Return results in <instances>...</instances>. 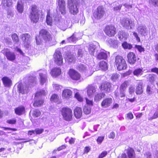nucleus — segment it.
Segmentation results:
<instances>
[{
    "label": "nucleus",
    "instance_id": "1",
    "mask_svg": "<svg viewBox=\"0 0 158 158\" xmlns=\"http://www.w3.org/2000/svg\"><path fill=\"white\" fill-rule=\"evenodd\" d=\"M114 63L119 71L125 69L127 68V65L126 61L122 56H117L115 58Z\"/></svg>",
    "mask_w": 158,
    "mask_h": 158
},
{
    "label": "nucleus",
    "instance_id": "2",
    "mask_svg": "<svg viewBox=\"0 0 158 158\" xmlns=\"http://www.w3.org/2000/svg\"><path fill=\"white\" fill-rule=\"evenodd\" d=\"M68 7L69 11L73 15L77 14L78 12V2L77 0H68Z\"/></svg>",
    "mask_w": 158,
    "mask_h": 158
},
{
    "label": "nucleus",
    "instance_id": "3",
    "mask_svg": "<svg viewBox=\"0 0 158 158\" xmlns=\"http://www.w3.org/2000/svg\"><path fill=\"white\" fill-rule=\"evenodd\" d=\"M61 114L64 120L70 121L72 119V111L69 108L63 107L61 110Z\"/></svg>",
    "mask_w": 158,
    "mask_h": 158
},
{
    "label": "nucleus",
    "instance_id": "4",
    "mask_svg": "<svg viewBox=\"0 0 158 158\" xmlns=\"http://www.w3.org/2000/svg\"><path fill=\"white\" fill-rule=\"evenodd\" d=\"M30 18L31 22L36 23L39 19V14L37 9V6L35 5L31 6V12L30 15Z\"/></svg>",
    "mask_w": 158,
    "mask_h": 158
},
{
    "label": "nucleus",
    "instance_id": "5",
    "mask_svg": "<svg viewBox=\"0 0 158 158\" xmlns=\"http://www.w3.org/2000/svg\"><path fill=\"white\" fill-rule=\"evenodd\" d=\"M39 35L40 37H41L46 42H49L52 40L51 35L50 33L45 29L41 30L39 32Z\"/></svg>",
    "mask_w": 158,
    "mask_h": 158
},
{
    "label": "nucleus",
    "instance_id": "6",
    "mask_svg": "<svg viewBox=\"0 0 158 158\" xmlns=\"http://www.w3.org/2000/svg\"><path fill=\"white\" fill-rule=\"evenodd\" d=\"M105 13L104 9L102 6H99L94 10L93 16L97 19H99L102 18Z\"/></svg>",
    "mask_w": 158,
    "mask_h": 158
},
{
    "label": "nucleus",
    "instance_id": "7",
    "mask_svg": "<svg viewBox=\"0 0 158 158\" xmlns=\"http://www.w3.org/2000/svg\"><path fill=\"white\" fill-rule=\"evenodd\" d=\"M55 63L58 65H60L63 64V57L60 52L56 50L53 55Z\"/></svg>",
    "mask_w": 158,
    "mask_h": 158
},
{
    "label": "nucleus",
    "instance_id": "8",
    "mask_svg": "<svg viewBox=\"0 0 158 158\" xmlns=\"http://www.w3.org/2000/svg\"><path fill=\"white\" fill-rule=\"evenodd\" d=\"M104 32L109 37L114 36L116 33L115 28L112 25L107 26L105 28Z\"/></svg>",
    "mask_w": 158,
    "mask_h": 158
},
{
    "label": "nucleus",
    "instance_id": "9",
    "mask_svg": "<svg viewBox=\"0 0 158 158\" xmlns=\"http://www.w3.org/2000/svg\"><path fill=\"white\" fill-rule=\"evenodd\" d=\"M120 23L123 27L127 29H130L134 26V23L129 19L124 18L120 20Z\"/></svg>",
    "mask_w": 158,
    "mask_h": 158
},
{
    "label": "nucleus",
    "instance_id": "10",
    "mask_svg": "<svg viewBox=\"0 0 158 158\" xmlns=\"http://www.w3.org/2000/svg\"><path fill=\"white\" fill-rule=\"evenodd\" d=\"M101 90H104L106 93H109L112 89V87L111 83L105 81L101 84L99 87Z\"/></svg>",
    "mask_w": 158,
    "mask_h": 158
},
{
    "label": "nucleus",
    "instance_id": "11",
    "mask_svg": "<svg viewBox=\"0 0 158 158\" xmlns=\"http://www.w3.org/2000/svg\"><path fill=\"white\" fill-rule=\"evenodd\" d=\"M2 53L5 55L8 60L13 61L15 59V56L13 52L10 51L9 49L7 48H4L1 51Z\"/></svg>",
    "mask_w": 158,
    "mask_h": 158
},
{
    "label": "nucleus",
    "instance_id": "12",
    "mask_svg": "<svg viewBox=\"0 0 158 158\" xmlns=\"http://www.w3.org/2000/svg\"><path fill=\"white\" fill-rule=\"evenodd\" d=\"M128 84V82L126 81L121 85L119 88L120 96L121 97L123 98L125 96L126 89Z\"/></svg>",
    "mask_w": 158,
    "mask_h": 158
},
{
    "label": "nucleus",
    "instance_id": "13",
    "mask_svg": "<svg viewBox=\"0 0 158 158\" xmlns=\"http://www.w3.org/2000/svg\"><path fill=\"white\" fill-rule=\"evenodd\" d=\"M127 61L131 64H134L137 61L135 54L133 52L129 53L127 55Z\"/></svg>",
    "mask_w": 158,
    "mask_h": 158
},
{
    "label": "nucleus",
    "instance_id": "14",
    "mask_svg": "<svg viewBox=\"0 0 158 158\" xmlns=\"http://www.w3.org/2000/svg\"><path fill=\"white\" fill-rule=\"evenodd\" d=\"M58 4L59 10L61 14L64 15L66 13L65 3L64 0H58Z\"/></svg>",
    "mask_w": 158,
    "mask_h": 158
},
{
    "label": "nucleus",
    "instance_id": "15",
    "mask_svg": "<svg viewBox=\"0 0 158 158\" xmlns=\"http://www.w3.org/2000/svg\"><path fill=\"white\" fill-rule=\"evenodd\" d=\"M113 100L110 98H104L102 101L101 106L103 108H106L109 107L112 104Z\"/></svg>",
    "mask_w": 158,
    "mask_h": 158
},
{
    "label": "nucleus",
    "instance_id": "16",
    "mask_svg": "<svg viewBox=\"0 0 158 158\" xmlns=\"http://www.w3.org/2000/svg\"><path fill=\"white\" fill-rule=\"evenodd\" d=\"M69 74L71 78L73 80H78L80 78L81 76L79 73L73 69L70 70Z\"/></svg>",
    "mask_w": 158,
    "mask_h": 158
},
{
    "label": "nucleus",
    "instance_id": "17",
    "mask_svg": "<svg viewBox=\"0 0 158 158\" xmlns=\"http://www.w3.org/2000/svg\"><path fill=\"white\" fill-rule=\"evenodd\" d=\"M143 83L141 81H139L136 85L135 93L137 95H140L143 92Z\"/></svg>",
    "mask_w": 158,
    "mask_h": 158
},
{
    "label": "nucleus",
    "instance_id": "18",
    "mask_svg": "<svg viewBox=\"0 0 158 158\" xmlns=\"http://www.w3.org/2000/svg\"><path fill=\"white\" fill-rule=\"evenodd\" d=\"M47 72L45 70L41 71L39 73L40 83L43 85L47 81Z\"/></svg>",
    "mask_w": 158,
    "mask_h": 158
},
{
    "label": "nucleus",
    "instance_id": "19",
    "mask_svg": "<svg viewBox=\"0 0 158 158\" xmlns=\"http://www.w3.org/2000/svg\"><path fill=\"white\" fill-rule=\"evenodd\" d=\"M138 31L142 36H145L148 34V30L146 26L143 25H140L137 27Z\"/></svg>",
    "mask_w": 158,
    "mask_h": 158
},
{
    "label": "nucleus",
    "instance_id": "20",
    "mask_svg": "<svg viewBox=\"0 0 158 158\" xmlns=\"http://www.w3.org/2000/svg\"><path fill=\"white\" fill-rule=\"evenodd\" d=\"M88 48L89 54L92 56H94V53H97L96 46L93 43H90L87 46Z\"/></svg>",
    "mask_w": 158,
    "mask_h": 158
},
{
    "label": "nucleus",
    "instance_id": "21",
    "mask_svg": "<svg viewBox=\"0 0 158 158\" xmlns=\"http://www.w3.org/2000/svg\"><path fill=\"white\" fill-rule=\"evenodd\" d=\"M3 83L4 86L10 87L12 85V81L10 78L8 77L5 76L2 78Z\"/></svg>",
    "mask_w": 158,
    "mask_h": 158
},
{
    "label": "nucleus",
    "instance_id": "22",
    "mask_svg": "<svg viewBox=\"0 0 158 158\" xmlns=\"http://www.w3.org/2000/svg\"><path fill=\"white\" fill-rule=\"evenodd\" d=\"M17 89L19 93L23 94L27 93L28 87L26 85L23 86L22 84H19L17 86Z\"/></svg>",
    "mask_w": 158,
    "mask_h": 158
},
{
    "label": "nucleus",
    "instance_id": "23",
    "mask_svg": "<svg viewBox=\"0 0 158 158\" xmlns=\"http://www.w3.org/2000/svg\"><path fill=\"white\" fill-rule=\"evenodd\" d=\"M2 5L3 6V8L7 10V7H10L12 4V0H2Z\"/></svg>",
    "mask_w": 158,
    "mask_h": 158
},
{
    "label": "nucleus",
    "instance_id": "24",
    "mask_svg": "<svg viewBox=\"0 0 158 158\" xmlns=\"http://www.w3.org/2000/svg\"><path fill=\"white\" fill-rule=\"evenodd\" d=\"M16 141H14L13 142V145H17L19 144H23L24 143H25L27 142H29V143L32 144L33 143H35V140L33 139L27 141H21V139H17Z\"/></svg>",
    "mask_w": 158,
    "mask_h": 158
},
{
    "label": "nucleus",
    "instance_id": "25",
    "mask_svg": "<svg viewBox=\"0 0 158 158\" xmlns=\"http://www.w3.org/2000/svg\"><path fill=\"white\" fill-rule=\"evenodd\" d=\"M96 88L91 85H89L87 88V94L89 97L92 96L94 93L96 92Z\"/></svg>",
    "mask_w": 158,
    "mask_h": 158
},
{
    "label": "nucleus",
    "instance_id": "26",
    "mask_svg": "<svg viewBox=\"0 0 158 158\" xmlns=\"http://www.w3.org/2000/svg\"><path fill=\"white\" fill-rule=\"evenodd\" d=\"M35 101L33 104V106L35 107H38L41 106L44 103V100L41 98L40 99L39 97H37L35 98Z\"/></svg>",
    "mask_w": 158,
    "mask_h": 158
},
{
    "label": "nucleus",
    "instance_id": "27",
    "mask_svg": "<svg viewBox=\"0 0 158 158\" xmlns=\"http://www.w3.org/2000/svg\"><path fill=\"white\" fill-rule=\"evenodd\" d=\"M74 113L75 116L77 118H80L82 114V111L81 108L76 107L74 110Z\"/></svg>",
    "mask_w": 158,
    "mask_h": 158
},
{
    "label": "nucleus",
    "instance_id": "28",
    "mask_svg": "<svg viewBox=\"0 0 158 158\" xmlns=\"http://www.w3.org/2000/svg\"><path fill=\"white\" fill-rule=\"evenodd\" d=\"M61 70L59 68H55L51 70L50 73L53 77H56L60 74Z\"/></svg>",
    "mask_w": 158,
    "mask_h": 158
},
{
    "label": "nucleus",
    "instance_id": "29",
    "mask_svg": "<svg viewBox=\"0 0 158 158\" xmlns=\"http://www.w3.org/2000/svg\"><path fill=\"white\" fill-rule=\"evenodd\" d=\"M21 39L24 42V44H28L29 42L30 35L28 34H23L21 35Z\"/></svg>",
    "mask_w": 158,
    "mask_h": 158
},
{
    "label": "nucleus",
    "instance_id": "30",
    "mask_svg": "<svg viewBox=\"0 0 158 158\" xmlns=\"http://www.w3.org/2000/svg\"><path fill=\"white\" fill-rule=\"evenodd\" d=\"M72 92L69 89H64L62 92V97L65 98H69L72 95Z\"/></svg>",
    "mask_w": 158,
    "mask_h": 158
},
{
    "label": "nucleus",
    "instance_id": "31",
    "mask_svg": "<svg viewBox=\"0 0 158 158\" xmlns=\"http://www.w3.org/2000/svg\"><path fill=\"white\" fill-rule=\"evenodd\" d=\"M108 43L111 47L113 48H115L118 47V41L117 40L110 38L108 40Z\"/></svg>",
    "mask_w": 158,
    "mask_h": 158
},
{
    "label": "nucleus",
    "instance_id": "32",
    "mask_svg": "<svg viewBox=\"0 0 158 158\" xmlns=\"http://www.w3.org/2000/svg\"><path fill=\"white\" fill-rule=\"evenodd\" d=\"M106 94L103 92L97 93L95 96L94 100L96 102H98L102 98H104Z\"/></svg>",
    "mask_w": 158,
    "mask_h": 158
},
{
    "label": "nucleus",
    "instance_id": "33",
    "mask_svg": "<svg viewBox=\"0 0 158 158\" xmlns=\"http://www.w3.org/2000/svg\"><path fill=\"white\" fill-rule=\"evenodd\" d=\"M127 153L129 158H135V154L134 150L129 147L127 149Z\"/></svg>",
    "mask_w": 158,
    "mask_h": 158
},
{
    "label": "nucleus",
    "instance_id": "34",
    "mask_svg": "<svg viewBox=\"0 0 158 158\" xmlns=\"http://www.w3.org/2000/svg\"><path fill=\"white\" fill-rule=\"evenodd\" d=\"M99 68L102 70L106 71L108 69L107 63L103 60L100 61L99 63Z\"/></svg>",
    "mask_w": 158,
    "mask_h": 158
},
{
    "label": "nucleus",
    "instance_id": "35",
    "mask_svg": "<svg viewBox=\"0 0 158 158\" xmlns=\"http://www.w3.org/2000/svg\"><path fill=\"white\" fill-rule=\"evenodd\" d=\"M65 58V61L69 63L73 62L75 59L74 56L69 53L66 54Z\"/></svg>",
    "mask_w": 158,
    "mask_h": 158
},
{
    "label": "nucleus",
    "instance_id": "36",
    "mask_svg": "<svg viewBox=\"0 0 158 158\" xmlns=\"http://www.w3.org/2000/svg\"><path fill=\"white\" fill-rule=\"evenodd\" d=\"M107 55L106 53L102 52L99 53L97 55V58L99 60L106 59Z\"/></svg>",
    "mask_w": 158,
    "mask_h": 158
},
{
    "label": "nucleus",
    "instance_id": "37",
    "mask_svg": "<svg viewBox=\"0 0 158 158\" xmlns=\"http://www.w3.org/2000/svg\"><path fill=\"white\" fill-rule=\"evenodd\" d=\"M25 110L24 107L21 106L16 108L15 110V113L18 115H20L23 114V111Z\"/></svg>",
    "mask_w": 158,
    "mask_h": 158
},
{
    "label": "nucleus",
    "instance_id": "38",
    "mask_svg": "<svg viewBox=\"0 0 158 158\" xmlns=\"http://www.w3.org/2000/svg\"><path fill=\"white\" fill-rule=\"evenodd\" d=\"M143 71L142 69L140 68L137 69H135L133 72V74L136 76L142 75Z\"/></svg>",
    "mask_w": 158,
    "mask_h": 158
},
{
    "label": "nucleus",
    "instance_id": "39",
    "mask_svg": "<svg viewBox=\"0 0 158 158\" xmlns=\"http://www.w3.org/2000/svg\"><path fill=\"white\" fill-rule=\"evenodd\" d=\"M91 108L88 106H85L83 108L84 113L87 114H89L91 112Z\"/></svg>",
    "mask_w": 158,
    "mask_h": 158
},
{
    "label": "nucleus",
    "instance_id": "40",
    "mask_svg": "<svg viewBox=\"0 0 158 158\" xmlns=\"http://www.w3.org/2000/svg\"><path fill=\"white\" fill-rule=\"evenodd\" d=\"M11 38L13 42L15 44H17L19 42V39L17 35L16 34L14 33L12 34L11 35Z\"/></svg>",
    "mask_w": 158,
    "mask_h": 158
},
{
    "label": "nucleus",
    "instance_id": "41",
    "mask_svg": "<svg viewBox=\"0 0 158 158\" xmlns=\"http://www.w3.org/2000/svg\"><path fill=\"white\" fill-rule=\"evenodd\" d=\"M41 114V112L38 110L35 109L32 112V115L34 117L36 118L40 116Z\"/></svg>",
    "mask_w": 158,
    "mask_h": 158
},
{
    "label": "nucleus",
    "instance_id": "42",
    "mask_svg": "<svg viewBox=\"0 0 158 158\" xmlns=\"http://www.w3.org/2000/svg\"><path fill=\"white\" fill-rule=\"evenodd\" d=\"M46 92L44 90H41L40 91L37 92L35 95V98L37 97H39L40 98L41 95H45L46 94Z\"/></svg>",
    "mask_w": 158,
    "mask_h": 158
},
{
    "label": "nucleus",
    "instance_id": "43",
    "mask_svg": "<svg viewBox=\"0 0 158 158\" xmlns=\"http://www.w3.org/2000/svg\"><path fill=\"white\" fill-rule=\"evenodd\" d=\"M36 78L35 76L31 77L28 79V83L29 85H32V83L36 82Z\"/></svg>",
    "mask_w": 158,
    "mask_h": 158
},
{
    "label": "nucleus",
    "instance_id": "44",
    "mask_svg": "<svg viewBox=\"0 0 158 158\" xmlns=\"http://www.w3.org/2000/svg\"><path fill=\"white\" fill-rule=\"evenodd\" d=\"M59 96L56 94H53L51 96L50 100L52 101H53L55 102H57L59 99Z\"/></svg>",
    "mask_w": 158,
    "mask_h": 158
},
{
    "label": "nucleus",
    "instance_id": "45",
    "mask_svg": "<svg viewBox=\"0 0 158 158\" xmlns=\"http://www.w3.org/2000/svg\"><path fill=\"white\" fill-rule=\"evenodd\" d=\"M122 46L124 48L131 49L132 47V45L128 44L127 42H124L122 44Z\"/></svg>",
    "mask_w": 158,
    "mask_h": 158
},
{
    "label": "nucleus",
    "instance_id": "46",
    "mask_svg": "<svg viewBox=\"0 0 158 158\" xmlns=\"http://www.w3.org/2000/svg\"><path fill=\"white\" fill-rule=\"evenodd\" d=\"M46 22L48 25H52V18L50 17L49 15L48 14L46 17Z\"/></svg>",
    "mask_w": 158,
    "mask_h": 158
},
{
    "label": "nucleus",
    "instance_id": "47",
    "mask_svg": "<svg viewBox=\"0 0 158 158\" xmlns=\"http://www.w3.org/2000/svg\"><path fill=\"white\" fill-rule=\"evenodd\" d=\"M23 7L22 4L19 3V2L18 3L17 6V10L19 12L22 13L23 12Z\"/></svg>",
    "mask_w": 158,
    "mask_h": 158
},
{
    "label": "nucleus",
    "instance_id": "48",
    "mask_svg": "<svg viewBox=\"0 0 158 158\" xmlns=\"http://www.w3.org/2000/svg\"><path fill=\"white\" fill-rule=\"evenodd\" d=\"M42 38L40 37V35L36 37V44L38 45L41 44L43 42Z\"/></svg>",
    "mask_w": 158,
    "mask_h": 158
},
{
    "label": "nucleus",
    "instance_id": "49",
    "mask_svg": "<svg viewBox=\"0 0 158 158\" xmlns=\"http://www.w3.org/2000/svg\"><path fill=\"white\" fill-rule=\"evenodd\" d=\"M155 75L154 74H149L148 76L149 81L152 82L155 81Z\"/></svg>",
    "mask_w": 158,
    "mask_h": 158
},
{
    "label": "nucleus",
    "instance_id": "50",
    "mask_svg": "<svg viewBox=\"0 0 158 158\" xmlns=\"http://www.w3.org/2000/svg\"><path fill=\"white\" fill-rule=\"evenodd\" d=\"M118 38L121 40L125 37V33L123 31H120L118 32Z\"/></svg>",
    "mask_w": 158,
    "mask_h": 158
},
{
    "label": "nucleus",
    "instance_id": "51",
    "mask_svg": "<svg viewBox=\"0 0 158 158\" xmlns=\"http://www.w3.org/2000/svg\"><path fill=\"white\" fill-rule=\"evenodd\" d=\"M149 3L155 6H158V0H149Z\"/></svg>",
    "mask_w": 158,
    "mask_h": 158
},
{
    "label": "nucleus",
    "instance_id": "52",
    "mask_svg": "<svg viewBox=\"0 0 158 158\" xmlns=\"http://www.w3.org/2000/svg\"><path fill=\"white\" fill-rule=\"evenodd\" d=\"M78 69L80 71H84L86 69V67L84 64H80L78 65Z\"/></svg>",
    "mask_w": 158,
    "mask_h": 158
},
{
    "label": "nucleus",
    "instance_id": "53",
    "mask_svg": "<svg viewBox=\"0 0 158 158\" xmlns=\"http://www.w3.org/2000/svg\"><path fill=\"white\" fill-rule=\"evenodd\" d=\"M77 38L75 36L74 34H73L72 36L68 38L69 41L74 42L77 40Z\"/></svg>",
    "mask_w": 158,
    "mask_h": 158
},
{
    "label": "nucleus",
    "instance_id": "54",
    "mask_svg": "<svg viewBox=\"0 0 158 158\" xmlns=\"http://www.w3.org/2000/svg\"><path fill=\"white\" fill-rule=\"evenodd\" d=\"M75 97L79 101L81 102L83 100L82 97L79 95L78 93H77L75 94Z\"/></svg>",
    "mask_w": 158,
    "mask_h": 158
},
{
    "label": "nucleus",
    "instance_id": "55",
    "mask_svg": "<svg viewBox=\"0 0 158 158\" xmlns=\"http://www.w3.org/2000/svg\"><path fill=\"white\" fill-rule=\"evenodd\" d=\"M86 101L87 103L86 106H88L90 107L92 106L93 105V102L92 100H89L87 98H85Z\"/></svg>",
    "mask_w": 158,
    "mask_h": 158
},
{
    "label": "nucleus",
    "instance_id": "56",
    "mask_svg": "<svg viewBox=\"0 0 158 158\" xmlns=\"http://www.w3.org/2000/svg\"><path fill=\"white\" fill-rule=\"evenodd\" d=\"M128 91L130 94H132L134 93L135 91V88L134 86H131L130 87H129Z\"/></svg>",
    "mask_w": 158,
    "mask_h": 158
},
{
    "label": "nucleus",
    "instance_id": "57",
    "mask_svg": "<svg viewBox=\"0 0 158 158\" xmlns=\"http://www.w3.org/2000/svg\"><path fill=\"white\" fill-rule=\"evenodd\" d=\"M118 78V75L117 73H114L112 75L111 79L113 81H115Z\"/></svg>",
    "mask_w": 158,
    "mask_h": 158
},
{
    "label": "nucleus",
    "instance_id": "58",
    "mask_svg": "<svg viewBox=\"0 0 158 158\" xmlns=\"http://www.w3.org/2000/svg\"><path fill=\"white\" fill-rule=\"evenodd\" d=\"M158 117V110H157L155 112L153 116H152L150 119H155Z\"/></svg>",
    "mask_w": 158,
    "mask_h": 158
},
{
    "label": "nucleus",
    "instance_id": "59",
    "mask_svg": "<svg viewBox=\"0 0 158 158\" xmlns=\"http://www.w3.org/2000/svg\"><path fill=\"white\" fill-rule=\"evenodd\" d=\"M144 158H152V156L151 153L147 152L144 154Z\"/></svg>",
    "mask_w": 158,
    "mask_h": 158
},
{
    "label": "nucleus",
    "instance_id": "60",
    "mask_svg": "<svg viewBox=\"0 0 158 158\" xmlns=\"http://www.w3.org/2000/svg\"><path fill=\"white\" fill-rule=\"evenodd\" d=\"M34 131H35V134L36 133L37 134H39L42 133L44 131V130L42 129H36Z\"/></svg>",
    "mask_w": 158,
    "mask_h": 158
},
{
    "label": "nucleus",
    "instance_id": "61",
    "mask_svg": "<svg viewBox=\"0 0 158 158\" xmlns=\"http://www.w3.org/2000/svg\"><path fill=\"white\" fill-rule=\"evenodd\" d=\"M107 154V152L105 151L103 152L98 156V158H103Z\"/></svg>",
    "mask_w": 158,
    "mask_h": 158
},
{
    "label": "nucleus",
    "instance_id": "62",
    "mask_svg": "<svg viewBox=\"0 0 158 158\" xmlns=\"http://www.w3.org/2000/svg\"><path fill=\"white\" fill-rule=\"evenodd\" d=\"M83 52L82 49H79L77 52V56L79 57H81L83 55Z\"/></svg>",
    "mask_w": 158,
    "mask_h": 158
},
{
    "label": "nucleus",
    "instance_id": "63",
    "mask_svg": "<svg viewBox=\"0 0 158 158\" xmlns=\"http://www.w3.org/2000/svg\"><path fill=\"white\" fill-rule=\"evenodd\" d=\"M135 47L140 52L144 51V48L141 46L135 45Z\"/></svg>",
    "mask_w": 158,
    "mask_h": 158
},
{
    "label": "nucleus",
    "instance_id": "64",
    "mask_svg": "<svg viewBox=\"0 0 158 158\" xmlns=\"http://www.w3.org/2000/svg\"><path fill=\"white\" fill-rule=\"evenodd\" d=\"M7 123L10 124H15L16 120L15 119L8 120L7 121Z\"/></svg>",
    "mask_w": 158,
    "mask_h": 158
}]
</instances>
